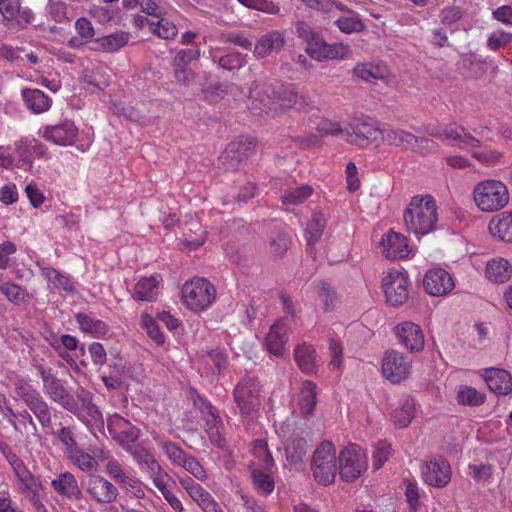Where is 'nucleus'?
Wrapping results in <instances>:
<instances>
[{
    "mask_svg": "<svg viewBox=\"0 0 512 512\" xmlns=\"http://www.w3.org/2000/svg\"><path fill=\"white\" fill-rule=\"evenodd\" d=\"M275 90L268 84H254L250 88L251 109L259 113L267 112L270 109L275 97Z\"/></svg>",
    "mask_w": 512,
    "mask_h": 512,
    "instance_id": "obj_22",
    "label": "nucleus"
},
{
    "mask_svg": "<svg viewBox=\"0 0 512 512\" xmlns=\"http://www.w3.org/2000/svg\"><path fill=\"white\" fill-rule=\"evenodd\" d=\"M338 461L340 477L346 482L355 481L367 469V457L356 444H350L342 449Z\"/></svg>",
    "mask_w": 512,
    "mask_h": 512,
    "instance_id": "obj_8",
    "label": "nucleus"
},
{
    "mask_svg": "<svg viewBox=\"0 0 512 512\" xmlns=\"http://www.w3.org/2000/svg\"><path fill=\"white\" fill-rule=\"evenodd\" d=\"M87 492L99 504H110L118 496V489L99 475H93L89 478Z\"/></svg>",
    "mask_w": 512,
    "mask_h": 512,
    "instance_id": "obj_18",
    "label": "nucleus"
},
{
    "mask_svg": "<svg viewBox=\"0 0 512 512\" xmlns=\"http://www.w3.org/2000/svg\"><path fill=\"white\" fill-rule=\"evenodd\" d=\"M291 245L289 233L276 230L271 233L269 239V252L275 258H282Z\"/></svg>",
    "mask_w": 512,
    "mask_h": 512,
    "instance_id": "obj_38",
    "label": "nucleus"
},
{
    "mask_svg": "<svg viewBox=\"0 0 512 512\" xmlns=\"http://www.w3.org/2000/svg\"><path fill=\"white\" fill-rule=\"evenodd\" d=\"M158 286L156 276L143 277L135 284L133 298L138 301H153L158 293Z\"/></svg>",
    "mask_w": 512,
    "mask_h": 512,
    "instance_id": "obj_34",
    "label": "nucleus"
},
{
    "mask_svg": "<svg viewBox=\"0 0 512 512\" xmlns=\"http://www.w3.org/2000/svg\"><path fill=\"white\" fill-rule=\"evenodd\" d=\"M347 141L351 144L364 147L370 142L375 141L381 130L375 127L374 122L370 118L354 119L345 129Z\"/></svg>",
    "mask_w": 512,
    "mask_h": 512,
    "instance_id": "obj_12",
    "label": "nucleus"
},
{
    "mask_svg": "<svg viewBox=\"0 0 512 512\" xmlns=\"http://www.w3.org/2000/svg\"><path fill=\"white\" fill-rule=\"evenodd\" d=\"M326 44L321 36L319 35L317 39L313 40L311 43H309L305 49V52L313 59H316L317 61H323L325 50H326Z\"/></svg>",
    "mask_w": 512,
    "mask_h": 512,
    "instance_id": "obj_64",
    "label": "nucleus"
},
{
    "mask_svg": "<svg viewBox=\"0 0 512 512\" xmlns=\"http://www.w3.org/2000/svg\"><path fill=\"white\" fill-rule=\"evenodd\" d=\"M52 435L65 447L66 454L75 450L79 445L75 438V428L71 426H62Z\"/></svg>",
    "mask_w": 512,
    "mask_h": 512,
    "instance_id": "obj_48",
    "label": "nucleus"
},
{
    "mask_svg": "<svg viewBox=\"0 0 512 512\" xmlns=\"http://www.w3.org/2000/svg\"><path fill=\"white\" fill-rule=\"evenodd\" d=\"M415 140L411 150L420 155H427L429 153L436 152L438 149V144L434 140L425 137H418L415 135Z\"/></svg>",
    "mask_w": 512,
    "mask_h": 512,
    "instance_id": "obj_57",
    "label": "nucleus"
},
{
    "mask_svg": "<svg viewBox=\"0 0 512 512\" xmlns=\"http://www.w3.org/2000/svg\"><path fill=\"white\" fill-rule=\"evenodd\" d=\"M15 473L21 481L24 494L39 491V489L42 487L40 479L34 476L29 470H27L25 465L15 471Z\"/></svg>",
    "mask_w": 512,
    "mask_h": 512,
    "instance_id": "obj_49",
    "label": "nucleus"
},
{
    "mask_svg": "<svg viewBox=\"0 0 512 512\" xmlns=\"http://www.w3.org/2000/svg\"><path fill=\"white\" fill-rule=\"evenodd\" d=\"M121 421L128 426V429L121 431L118 434V442L120 445L126 450L128 445H136V441L140 436V430L134 426H131L130 422L124 418H121Z\"/></svg>",
    "mask_w": 512,
    "mask_h": 512,
    "instance_id": "obj_54",
    "label": "nucleus"
},
{
    "mask_svg": "<svg viewBox=\"0 0 512 512\" xmlns=\"http://www.w3.org/2000/svg\"><path fill=\"white\" fill-rule=\"evenodd\" d=\"M135 461L143 468H146L152 475L162 473V468L154 459L153 455L141 445H128L126 447Z\"/></svg>",
    "mask_w": 512,
    "mask_h": 512,
    "instance_id": "obj_30",
    "label": "nucleus"
},
{
    "mask_svg": "<svg viewBox=\"0 0 512 512\" xmlns=\"http://www.w3.org/2000/svg\"><path fill=\"white\" fill-rule=\"evenodd\" d=\"M312 192L313 188L309 185L289 189L282 195V202L285 205H298L309 198Z\"/></svg>",
    "mask_w": 512,
    "mask_h": 512,
    "instance_id": "obj_43",
    "label": "nucleus"
},
{
    "mask_svg": "<svg viewBox=\"0 0 512 512\" xmlns=\"http://www.w3.org/2000/svg\"><path fill=\"white\" fill-rule=\"evenodd\" d=\"M494 237L504 242H512V211H505L493 218L488 226Z\"/></svg>",
    "mask_w": 512,
    "mask_h": 512,
    "instance_id": "obj_25",
    "label": "nucleus"
},
{
    "mask_svg": "<svg viewBox=\"0 0 512 512\" xmlns=\"http://www.w3.org/2000/svg\"><path fill=\"white\" fill-rule=\"evenodd\" d=\"M335 24L341 32L346 34L360 32L364 28V25L357 14H353V16L349 17H340L336 20Z\"/></svg>",
    "mask_w": 512,
    "mask_h": 512,
    "instance_id": "obj_52",
    "label": "nucleus"
},
{
    "mask_svg": "<svg viewBox=\"0 0 512 512\" xmlns=\"http://www.w3.org/2000/svg\"><path fill=\"white\" fill-rule=\"evenodd\" d=\"M14 391L18 398L23 401L29 410L17 412V418L23 426L29 424L34 431L37 430L36 423L31 413L36 417L42 428L52 427L51 406L44 399L41 393L31 384V381L23 376H15L12 380Z\"/></svg>",
    "mask_w": 512,
    "mask_h": 512,
    "instance_id": "obj_1",
    "label": "nucleus"
},
{
    "mask_svg": "<svg viewBox=\"0 0 512 512\" xmlns=\"http://www.w3.org/2000/svg\"><path fill=\"white\" fill-rule=\"evenodd\" d=\"M319 298L324 303L325 310H330L335 307L337 301V293L329 282L320 281L317 284Z\"/></svg>",
    "mask_w": 512,
    "mask_h": 512,
    "instance_id": "obj_50",
    "label": "nucleus"
},
{
    "mask_svg": "<svg viewBox=\"0 0 512 512\" xmlns=\"http://www.w3.org/2000/svg\"><path fill=\"white\" fill-rule=\"evenodd\" d=\"M487 277L496 283H504L512 276V266L506 259H492L486 266Z\"/></svg>",
    "mask_w": 512,
    "mask_h": 512,
    "instance_id": "obj_31",
    "label": "nucleus"
},
{
    "mask_svg": "<svg viewBox=\"0 0 512 512\" xmlns=\"http://www.w3.org/2000/svg\"><path fill=\"white\" fill-rule=\"evenodd\" d=\"M474 201L483 212H495L504 208L509 202V192L505 184L497 180H484L473 190Z\"/></svg>",
    "mask_w": 512,
    "mask_h": 512,
    "instance_id": "obj_4",
    "label": "nucleus"
},
{
    "mask_svg": "<svg viewBox=\"0 0 512 512\" xmlns=\"http://www.w3.org/2000/svg\"><path fill=\"white\" fill-rule=\"evenodd\" d=\"M180 466L183 467L189 473H191L195 478L201 481L207 478L204 468L199 463V461L193 456L187 455L186 459L182 461V464Z\"/></svg>",
    "mask_w": 512,
    "mask_h": 512,
    "instance_id": "obj_60",
    "label": "nucleus"
},
{
    "mask_svg": "<svg viewBox=\"0 0 512 512\" xmlns=\"http://www.w3.org/2000/svg\"><path fill=\"white\" fill-rule=\"evenodd\" d=\"M78 135V128L74 122L65 120L57 125L47 126L43 131V137L57 145H73Z\"/></svg>",
    "mask_w": 512,
    "mask_h": 512,
    "instance_id": "obj_17",
    "label": "nucleus"
},
{
    "mask_svg": "<svg viewBox=\"0 0 512 512\" xmlns=\"http://www.w3.org/2000/svg\"><path fill=\"white\" fill-rule=\"evenodd\" d=\"M512 42V33L499 31L492 33L487 40V46L491 50H499Z\"/></svg>",
    "mask_w": 512,
    "mask_h": 512,
    "instance_id": "obj_58",
    "label": "nucleus"
},
{
    "mask_svg": "<svg viewBox=\"0 0 512 512\" xmlns=\"http://www.w3.org/2000/svg\"><path fill=\"white\" fill-rule=\"evenodd\" d=\"M326 225V220L322 213H314L312 219L308 222L306 227V239L308 249L319 241L321 238L324 228Z\"/></svg>",
    "mask_w": 512,
    "mask_h": 512,
    "instance_id": "obj_40",
    "label": "nucleus"
},
{
    "mask_svg": "<svg viewBox=\"0 0 512 512\" xmlns=\"http://www.w3.org/2000/svg\"><path fill=\"white\" fill-rule=\"evenodd\" d=\"M294 358L300 370L306 374H313L317 370L318 360L312 345L303 343L294 350Z\"/></svg>",
    "mask_w": 512,
    "mask_h": 512,
    "instance_id": "obj_26",
    "label": "nucleus"
},
{
    "mask_svg": "<svg viewBox=\"0 0 512 512\" xmlns=\"http://www.w3.org/2000/svg\"><path fill=\"white\" fill-rule=\"evenodd\" d=\"M151 25L154 26L153 32L163 39H173L178 32L176 26L165 19L159 20L155 25L151 23Z\"/></svg>",
    "mask_w": 512,
    "mask_h": 512,
    "instance_id": "obj_59",
    "label": "nucleus"
},
{
    "mask_svg": "<svg viewBox=\"0 0 512 512\" xmlns=\"http://www.w3.org/2000/svg\"><path fill=\"white\" fill-rule=\"evenodd\" d=\"M22 98L26 107L36 114L47 111L51 106V99L39 89H23Z\"/></svg>",
    "mask_w": 512,
    "mask_h": 512,
    "instance_id": "obj_28",
    "label": "nucleus"
},
{
    "mask_svg": "<svg viewBox=\"0 0 512 512\" xmlns=\"http://www.w3.org/2000/svg\"><path fill=\"white\" fill-rule=\"evenodd\" d=\"M485 400V394L472 386L461 385L457 391V401L461 405L480 406Z\"/></svg>",
    "mask_w": 512,
    "mask_h": 512,
    "instance_id": "obj_39",
    "label": "nucleus"
},
{
    "mask_svg": "<svg viewBox=\"0 0 512 512\" xmlns=\"http://www.w3.org/2000/svg\"><path fill=\"white\" fill-rule=\"evenodd\" d=\"M176 82L180 85L189 86L195 81V72L185 66H172Z\"/></svg>",
    "mask_w": 512,
    "mask_h": 512,
    "instance_id": "obj_62",
    "label": "nucleus"
},
{
    "mask_svg": "<svg viewBox=\"0 0 512 512\" xmlns=\"http://www.w3.org/2000/svg\"><path fill=\"white\" fill-rule=\"evenodd\" d=\"M309 444L306 438L292 435L285 446L286 459L291 466H297L303 462L307 454Z\"/></svg>",
    "mask_w": 512,
    "mask_h": 512,
    "instance_id": "obj_27",
    "label": "nucleus"
},
{
    "mask_svg": "<svg viewBox=\"0 0 512 512\" xmlns=\"http://www.w3.org/2000/svg\"><path fill=\"white\" fill-rule=\"evenodd\" d=\"M51 485L63 496L79 498L81 495L76 478L69 472L61 473L58 478L52 480Z\"/></svg>",
    "mask_w": 512,
    "mask_h": 512,
    "instance_id": "obj_35",
    "label": "nucleus"
},
{
    "mask_svg": "<svg viewBox=\"0 0 512 512\" xmlns=\"http://www.w3.org/2000/svg\"><path fill=\"white\" fill-rule=\"evenodd\" d=\"M66 455L82 471H92L97 465L95 459L90 454L84 452L79 446L75 450L69 451Z\"/></svg>",
    "mask_w": 512,
    "mask_h": 512,
    "instance_id": "obj_44",
    "label": "nucleus"
},
{
    "mask_svg": "<svg viewBox=\"0 0 512 512\" xmlns=\"http://www.w3.org/2000/svg\"><path fill=\"white\" fill-rule=\"evenodd\" d=\"M0 291L15 305L26 302L29 298V295L21 286L10 282L0 283Z\"/></svg>",
    "mask_w": 512,
    "mask_h": 512,
    "instance_id": "obj_47",
    "label": "nucleus"
},
{
    "mask_svg": "<svg viewBox=\"0 0 512 512\" xmlns=\"http://www.w3.org/2000/svg\"><path fill=\"white\" fill-rule=\"evenodd\" d=\"M422 479L430 486L442 488L451 480V468L444 458H433L421 468Z\"/></svg>",
    "mask_w": 512,
    "mask_h": 512,
    "instance_id": "obj_13",
    "label": "nucleus"
},
{
    "mask_svg": "<svg viewBox=\"0 0 512 512\" xmlns=\"http://www.w3.org/2000/svg\"><path fill=\"white\" fill-rule=\"evenodd\" d=\"M281 105L286 108L302 110L311 104V99L306 95H300L294 87H287L279 95Z\"/></svg>",
    "mask_w": 512,
    "mask_h": 512,
    "instance_id": "obj_37",
    "label": "nucleus"
},
{
    "mask_svg": "<svg viewBox=\"0 0 512 512\" xmlns=\"http://www.w3.org/2000/svg\"><path fill=\"white\" fill-rule=\"evenodd\" d=\"M200 57V49L198 47H190L182 49L173 58L172 66H185L188 67L190 63L198 60Z\"/></svg>",
    "mask_w": 512,
    "mask_h": 512,
    "instance_id": "obj_53",
    "label": "nucleus"
},
{
    "mask_svg": "<svg viewBox=\"0 0 512 512\" xmlns=\"http://www.w3.org/2000/svg\"><path fill=\"white\" fill-rule=\"evenodd\" d=\"M261 386L249 375H245L233 390L234 401L241 415L249 416L255 412L260 403Z\"/></svg>",
    "mask_w": 512,
    "mask_h": 512,
    "instance_id": "obj_9",
    "label": "nucleus"
},
{
    "mask_svg": "<svg viewBox=\"0 0 512 512\" xmlns=\"http://www.w3.org/2000/svg\"><path fill=\"white\" fill-rule=\"evenodd\" d=\"M253 454L259 460V466L262 469H270L274 465L273 457L268 449L266 440L257 439L253 444Z\"/></svg>",
    "mask_w": 512,
    "mask_h": 512,
    "instance_id": "obj_45",
    "label": "nucleus"
},
{
    "mask_svg": "<svg viewBox=\"0 0 512 512\" xmlns=\"http://www.w3.org/2000/svg\"><path fill=\"white\" fill-rule=\"evenodd\" d=\"M295 33L297 37L306 42L307 45L320 35L314 27L303 20H299L295 23Z\"/></svg>",
    "mask_w": 512,
    "mask_h": 512,
    "instance_id": "obj_55",
    "label": "nucleus"
},
{
    "mask_svg": "<svg viewBox=\"0 0 512 512\" xmlns=\"http://www.w3.org/2000/svg\"><path fill=\"white\" fill-rule=\"evenodd\" d=\"M286 45L285 33L272 30L262 35L254 46L253 53L256 58L263 59L278 54Z\"/></svg>",
    "mask_w": 512,
    "mask_h": 512,
    "instance_id": "obj_16",
    "label": "nucleus"
},
{
    "mask_svg": "<svg viewBox=\"0 0 512 512\" xmlns=\"http://www.w3.org/2000/svg\"><path fill=\"white\" fill-rule=\"evenodd\" d=\"M287 326L282 322H277L270 327L266 337L267 350L276 357H282L285 351V345L288 340Z\"/></svg>",
    "mask_w": 512,
    "mask_h": 512,
    "instance_id": "obj_23",
    "label": "nucleus"
},
{
    "mask_svg": "<svg viewBox=\"0 0 512 512\" xmlns=\"http://www.w3.org/2000/svg\"><path fill=\"white\" fill-rule=\"evenodd\" d=\"M404 221L409 231L416 235H425L435 229L438 220L435 200L428 195L425 198L414 196L404 211Z\"/></svg>",
    "mask_w": 512,
    "mask_h": 512,
    "instance_id": "obj_2",
    "label": "nucleus"
},
{
    "mask_svg": "<svg viewBox=\"0 0 512 512\" xmlns=\"http://www.w3.org/2000/svg\"><path fill=\"white\" fill-rule=\"evenodd\" d=\"M107 472L126 490L131 491L135 496L143 494L139 481L126 475L116 461H109L106 465Z\"/></svg>",
    "mask_w": 512,
    "mask_h": 512,
    "instance_id": "obj_33",
    "label": "nucleus"
},
{
    "mask_svg": "<svg viewBox=\"0 0 512 512\" xmlns=\"http://www.w3.org/2000/svg\"><path fill=\"white\" fill-rule=\"evenodd\" d=\"M215 287L204 278H194L182 288V297L187 307L194 311L207 309L215 300Z\"/></svg>",
    "mask_w": 512,
    "mask_h": 512,
    "instance_id": "obj_6",
    "label": "nucleus"
},
{
    "mask_svg": "<svg viewBox=\"0 0 512 512\" xmlns=\"http://www.w3.org/2000/svg\"><path fill=\"white\" fill-rule=\"evenodd\" d=\"M47 12L51 19L54 20L55 22L62 23L68 20L66 4L61 1H50L47 5Z\"/></svg>",
    "mask_w": 512,
    "mask_h": 512,
    "instance_id": "obj_63",
    "label": "nucleus"
},
{
    "mask_svg": "<svg viewBox=\"0 0 512 512\" xmlns=\"http://www.w3.org/2000/svg\"><path fill=\"white\" fill-rule=\"evenodd\" d=\"M380 245L383 247V254L387 259L405 258L409 254L407 239L398 232L389 231L384 234Z\"/></svg>",
    "mask_w": 512,
    "mask_h": 512,
    "instance_id": "obj_19",
    "label": "nucleus"
},
{
    "mask_svg": "<svg viewBox=\"0 0 512 512\" xmlns=\"http://www.w3.org/2000/svg\"><path fill=\"white\" fill-rule=\"evenodd\" d=\"M410 281L405 270L392 269L382 279L386 302L394 307L403 305L409 297Z\"/></svg>",
    "mask_w": 512,
    "mask_h": 512,
    "instance_id": "obj_10",
    "label": "nucleus"
},
{
    "mask_svg": "<svg viewBox=\"0 0 512 512\" xmlns=\"http://www.w3.org/2000/svg\"><path fill=\"white\" fill-rule=\"evenodd\" d=\"M245 64V56L238 51H232L218 59V65L226 70H238Z\"/></svg>",
    "mask_w": 512,
    "mask_h": 512,
    "instance_id": "obj_51",
    "label": "nucleus"
},
{
    "mask_svg": "<svg viewBox=\"0 0 512 512\" xmlns=\"http://www.w3.org/2000/svg\"><path fill=\"white\" fill-rule=\"evenodd\" d=\"M411 369V362L403 353L396 350L387 351L382 362V373L391 383L405 380Z\"/></svg>",
    "mask_w": 512,
    "mask_h": 512,
    "instance_id": "obj_11",
    "label": "nucleus"
},
{
    "mask_svg": "<svg viewBox=\"0 0 512 512\" xmlns=\"http://www.w3.org/2000/svg\"><path fill=\"white\" fill-rule=\"evenodd\" d=\"M41 273L55 288L62 289L67 293L74 292V286L70 279L58 270L52 267H45L41 270Z\"/></svg>",
    "mask_w": 512,
    "mask_h": 512,
    "instance_id": "obj_42",
    "label": "nucleus"
},
{
    "mask_svg": "<svg viewBox=\"0 0 512 512\" xmlns=\"http://www.w3.org/2000/svg\"><path fill=\"white\" fill-rule=\"evenodd\" d=\"M429 134L434 137L443 136L445 139L455 142V145L459 148H478L481 146L480 140L468 133L462 126L449 125L441 133L432 131Z\"/></svg>",
    "mask_w": 512,
    "mask_h": 512,
    "instance_id": "obj_20",
    "label": "nucleus"
},
{
    "mask_svg": "<svg viewBox=\"0 0 512 512\" xmlns=\"http://www.w3.org/2000/svg\"><path fill=\"white\" fill-rule=\"evenodd\" d=\"M423 287L429 295L442 296L454 288V282L446 270L434 268L426 272L423 279Z\"/></svg>",
    "mask_w": 512,
    "mask_h": 512,
    "instance_id": "obj_15",
    "label": "nucleus"
},
{
    "mask_svg": "<svg viewBox=\"0 0 512 512\" xmlns=\"http://www.w3.org/2000/svg\"><path fill=\"white\" fill-rule=\"evenodd\" d=\"M395 334L400 342L411 353H417L424 348V334L419 325L405 321L395 327Z\"/></svg>",
    "mask_w": 512,
    "mask_h": 512,
    "instance_id": "obj_14",
    "label": "nucleus"
},
{
    "mask_svg": "<svg viewBox=\"0 0 512 512\" xmlns=\"http://www.w3.org/2000/svg\"><path fill=\"white\" fill-rule=\"evenodd\" d=\"M381 135L383 141L388 145L405 150H411L414 141H416L414 134L403 129L385 128L381 130Z\"/></svg>",
    "mask_w": 512,
    "mask_h": 512,
    "instance_id": "obj_29",
    "label": "nucleus"
},
{
    "mask_svg": "<svg viewBox=\"0 0 512 512\" xmlns=\"http://www.w3.org/2000/svg\"><path fill=\"white\" fill-rule=\"evenodd\" d=\"M256 141L249 137H240L231 141L218 158L219 166L226 171H235L240 164L256 152Z\"/></svg>",
    "mask_w": 512,
    "mask_h": 512,
    "instance_id": "obj_7",
    "label": "nucleus"
},
{
    "mask_svg": "<svg viewBox=\"0 0 512 512\" xmlns=\"http://www.w3.org/2000/svg\"><path fill=\"white\" fill-rule=\"evenodd\" d=\"M484 380L489 389L497 395H508L512 392V376L504 369H486Z\"/></svg>",
    "mask_w": 512,
    "mask_h": 512,
    "instance_id": "obj_21",
    "label": "nucleus"
},
{
    "mask_svg": "<svg viewBox=\"0 0 512 512\" xmlns=\"http://www.w3.org/2000/svg\"><path fill=\"white\" fill-rule=\"evenodd\" d=\"M311 469L315 480L323 485H328L335 480L337 472V458L332 442H322L313 454Z\"/></svg>",
    "mask_w": 512,
    "mask_h": 512,
    "instance_id": "obj_5",
    "label": "nucleus"
},
{
    "mask_svg": "<svg viewBox=\"0 0 512 512\" xmlns=\"http://www.w3.org/2000/svg\"><path fill=\"white\" fill-rule=\"evenodd\" d=\"M415 403L410 397H405L393 411L392 418L399 428L407 427L414 418Z\"/></svg>",
    "mask_w": 512,
    "mask_h": 512,
    "instance_id": "obj_36",
    "label": "nucleus"
},
{
    "mask_svg": "<svg viewBox=\"0 0 512 512\" xmlns=\"http://www.w3.org/2000/svg\"><path fill=\"white\" fill-rule=\"evenodd\" d=\"M251 478L255 489L263 494H271L275 488L273 478L259 469H254L251 472Z\"/></svg>",
    "mask_w": 512,
    "mask_h": 512,
    "instance_id": "obj_46",
    "label": "nucleus"
},
{
    "mask_svg": "<svg viewBox=\"0 0 512 512\" xmlns=\"http://www.w3.org/2000/svg\"><path fill=\"white\" fill-rule=\"evenodd\" d=\"M36 369L43 383V391L52 402L59 404L63 409L80 416V407L74 396L64 386V383L52 371L51 368L37 365Z\"/></svg>",
    "mask_w": 512,
    "mask_h": 512,
    "instance_id": "obj_3",
    "label": "nucleus"
},
{
    "mask_svg": "<svg viewBox=\"0 0 512 512\" xmlns=\"http://www.w3.org/2000/svg\"><path fill=\"white\" fill-rule=\"evenodd\" d=\"M162 449L167 457L175 464L181 465L187 457V453L181 449L176 443L172 441H165L162 444Z\"/></svg>",
    "mask_w": 512,
    "mask_h": 512,
    "instance_id": "obj_56",
    "label": "nucleus"
},
{
    "mask_svg": "<svg viewBox=\"0 0 512 512\" xmlns=\"http://www.w3.org/2000/svg\"><path fill=\"white\" fill-rule=\"evenodd\" d=\"M316 403H317V385L310 380H306L302 384L300 397H299V405H300L301 414L304 417L311 415L314 412Z\"/></svg>",
    "mask_w": 512,
    "mask_h": 512,
    "instance_id": "obj_32",
    "label": "nucleus"
},
{
    "mask_svg": "<svg viewBox=\"0 0 512 512\" xmlns=\"http://www.w3.org/2000/svg\"><path fill=\"white\" fill-rule=\"evenodd\" d=\"M76 320L84 332L102 336L108 331V325L104 321L94 319L85 313L76 314Z\"/></svg>",
    "mask_w": 512,
    "mask_h": 512,
    "instance_id": "obj_41",
    "label": "nucleus"
},
{
    "mask_svg": "<svg viewBox=\"0 0 512 512\" xmlns=\"http://www.w3.org/2000/svg\"><path fill=\"white\" fill-rule=\"evenodd\" d=\"M128 41L129 33L117 31L110 35L93 40L90 49L93 51L113 53L124 47Z\"/></svg>",
    "mask_w": 512,
    "mask_h": 512,
    "instance_id": "obj_24",
    "label": "nucleus"
},
{
    "mask_svg": "<svg viewBox=\"0 0 512 512\" xmlns=\"http://www.w3.org/2000/svg\"><path fill=\"white\" fill-rule=\"evenodd\" d=\"M143 325L146 328L148 336L159 346L164 344L165 338L157 323L148 315L143 316Z\"/></svg>",
    "mask_w": 512,
    "mask_h": 512,
    "instance_id": "obj_61",
    "label": "nucleus"
}]
</instances>
